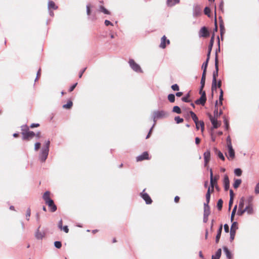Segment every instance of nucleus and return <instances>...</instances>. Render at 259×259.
<instances>
[{
    "instance_id": "nucleus-1",
    "label": "nucleus",
    "mask_w": 259,
    "mask_h": 259,
    "mask_svg": "<svg viewBox=\"0 0 259 259\" xmlns=\"http://www.w3.org/2000/svg\"><path fill=\"white\" fill-rule=\"evenodd\" d=\"M50 192L46 191L43 195L42 198L46 204L51 208L52 212H55L57 210V206L55 204L54 201L50 197Z\"/></svg>"
},
{
    "instance_id": "nucleus-2",
    "label": "nucleus",
    "mask_w": 259,
    "mask_h": 259,
    "mask_svg": "<svg viewBox=\"0 0 259 259\" xmlns=\"http://www.w3.org/2000/svg\"><path fill=\"white\" fill-rule=\"evenodd\" d=\"M167 116V112L163 110H158L154 111L153 113V120L154 121L153 127L155 126L157 119L166 117Z\"/></svg>"
},
{
    "instance_id": "nucleus-3",
    "label": "nucleus",
    "mask_w": 259,
    "mask_h": 259,
    "mask_svg": "<svg viewBox=\"0 0 259 259\" xmlns=\"http://www.w3.org/2000/svg\"><path fill=\"white\" fill-rule=\"evenodd\" d=\"M238 229V223L237 222H234L232 223V225L231 226L230 231V240L231 241H232L234 239L235 233L236 230Z\"/></svg>"
},
{
    "instance_id": "nucleus-4",
    "label": "nucleus",
    "mask_w": 259,
    "mask_h": 259,
    "mask_svg": "<svg viewBox=\"0 0 259 259\" xmlns=\"http://www.w3.org/2000/svg\"><path fill=\"white\" fill-rule=\"evenodd\" d=\"M49 151L45 149L41 148L40 152L39 154V159L41 162H45L48 158Z\"/></svg>"
},
{
    "instance_id": "nucleus-5",
    "label": "nucleus",
    "mask_w": 259,
    "mask_h": 259,
    "mask_svg": "<svg viewBox=\"0 0 259 259\" xmlns=\"http://www.w3.org/2000/svg\"><path fill=\"white\" fill-rule=\"evenodd\" d=\"M129 65L131 68L137 72H142V70L140 65L136 63L133 59H130L128 61Z\"/></svg>"
},
{
    "instance_id": "nucleus-6",
    "label": "nucleus",
    "mask_w": 259,
    "mask_h": 259,
    "mask_svg": "<svg viewBox=\"0 0 259 259\" xmlns=\"http://www.w3.org/2000/svg\"><path fill=\"white\" fill-rule=\"evenodd\" d=\"M22 139L23 140H29L35 136V134L32 131H26L22 132Z\"/></svg>"
},
{
    "instance_id": "nucleus-7",
    "label": "nucleus",
    "mask_w": 259,
    "mask_h": 259,
    "mask_svg": "<svg viewBox=\"0 0 259 259\" xmlns=\"http://www.w3.org/2000/svg\"><path fill=\"white\" fill-rule=\"evenodd\" d=\"M215 70L213 72L212 74V79H214L215 80H217V77L218 76V73H219V60H218V56L216 55V56H215Z\"/></svg>"
},
{
    "instance_id": "nucleus-8",
    "label": "nucleus",
    "mask_w": 259,
    "mask_h": 259,
    "mask_svg": "<svg viewBox=\"0 0 259 259\" xmlns=\"http://www.w3.org/2000/svg\"><path fill=\"white\" fill-rule=\"evenodd\" d=\"M145 191V189H144L143 192L140 193V196L145 200L147 204H150L152 203V200L149 195L147 193L144 192Z\"/></svg>"
},
{
    "instance_id": "nucleus-9",
    "label": "nucleus",
    "mask_w": 259,
    "mask_h": 259,
    "mask_svg": "<svg viewBox=\"0 0 259 259\" xmlns=\"http://www.w3.org/2000/svg\"><path fill=\"white\" fill-rule=\"evenodd\" d=\"M201 14V8L197 4H194L193 7V16L194 17L199 16Z\"/></svg>"
},
{
    "instance_id": "nucleus-10",
    "label": "nucleus",
    "mask_w": 259,
    "mask_h": 259,
    "mask_svg": "<svg viewBox=\"0 0 259 259\" xmlns=\"http://www.w3.org/2000/svg\"><path fill=\"white\" fill-rule=\"evenodd\" d=\"M209 35V32L208 29L205 27H202L199 31V36L200 37H206Z\"/></svg>"
},
{
    "instance_id": "nucleus-11",
    "label": "nucleus",
    "mask_w": 259,
    "mask_h": 259,
    "mask_svg": "<svg viewBox=\"0 0 259 259\" xmlns=\"http://www.w3.org/2000/svg\"><path fill=\"white\" fill-rule=\"evenodd\" d=\"M208 117L209 118L212 124V127L213 128H217L220 126V123L219 122V121L217 120V118H213L212 116L211 115V114H208Z\"/></svg>"
},
{
    "instance_id": "nucleus-12",
    "label": "nucleus",
    "mask_w": 259,
    "mask_h": 259,
    "mask_svg": "<svg viewBox=\"0 0 259 259\" xmlns=\"http://www.w3.org/2000/svg\"><path fill=\"white\" fill-rule=\"evenodd\" d=\"M149 159H150V158L149 157V154H148V152H147V151L144 152L142 154L136 157V160L138 162L144 160H148Z\"/></svg>"
},
{
    "instance_id": "nucleus-13",
    "label": "nucleus",
    "mask_w": 259,
    "mask_h": 259,
    "mask_svg": "<svg viewBox=\"0 0 259 259\" xmlns=\"http://www.w3.org/2000/svg\"><path fill=\"white\" fill-rule=\"evenodd\" d=\"M206 94L203 93V95H202V96H201L200 98L196 100L195 101V103L197 105H204L206 102Z\"/></svg>"
},
{
    "instance_id": "nucleus-14",
    "label": "nucleus",
    "mask_w": 259,
    "mask_h": 259,
    "mask_svg": "<svg viewBox=\"0 0 259 259\" xmlns=\"http://www.w3.org/2000/svg\"><path fill=\"white\" fill-rule=\"evenodd\" d=\"M223 184L225 191H228L230 188V181L229 177L227 175L224 176Z\"/></svg>"
},
{
    "instance_id": "nucleus-15",
    "label": "nucleus",
    "mask_w": 259,
    "mask_h": 259,
    "mask_svg": "<svg viewBox=\"0 0 259 259\" xmlns=\"http://www.w3.org/2000/svg\"><path fill=\"white\" fill-rule=\"evenodd\" d=\"M40 226H39L37 230L35 232V237L38 240H42L45 236L44 232H41L39 231Z\"/></svg>"
},
{
    "instance_id": "nucleus-16",
    "label": "nucleus",
    "mask_w": 259,
    "mask_h": 259,
    "mask_svg": "<svg viewBox=\"0 0 259 259\" xmlns=\"http://www.w3.org/2000/svg\"><path fill=\"white\" fill-rule=\"evenodd\" d=\"M204 166H207L208 162L210 159V150H207L204 153Z\"/></svg>"
},
{
    "instance_id": "nucleus-17",
    "label": "nucleus",
    "mask_w": 259,
    "mask_h": 259,
    "mask_svg": "<svg viewBox=\"0 0 259 259\" xmlns=\"http://www.w3.org/2000/svg\"><path fill=\"white\" fill-rule=\"evenodd\" d=\"M219 19H220V28L221 37V39L223 40V35L225 32V26H224V22H223V20L222 18L220 17L219 18Z\"/></svg>"
},
{
    "instance_id": "nucleus-18",
    "label": "nucleus",
    "mask_w": 259,
    "mask_h": 259,
    "mask_svg": "<svg viewBox=\"0 0 259 259\" xmlns=\"http://www.w3.org/2000/svg\"><path fill=\"white\" fill-rule=\"evenodd\" d=\"M169 40L166 39V37L165 35L163 36L161 39V43L159 47L161 48L164 49L166 47V44H169Z\"/></svg>"
},
{
    "instance_id": "nucleus-19",
    "label": "nucleus",
    "mask_w": 259,
    "mask_h": 259,
    "mask_svg": "<svg viewBox=\"0 0 259 259\" xmlns=\"http://www.w3.org/2000/svg\"><path fill=\"white\" fill-rule=\"evenodd\" d=\"M218 101H215V109L213 112L214 113V117L215 118H218L219 116L223 114V111L222 110H220L219 112H218Z\"/></svg>"
},
{
    "instance_id": "nucleus-20",
    "label": "nucleus",
    "mask_w": 259,
    "mask_h": 259,
    "mask_svg": "<svg viewBox=\"0 0 259 259\" xmlns=\"http://www.w3.org/2000/svg\"><path fill=\"white\" fill-rule=\"evenodd\" d=\"M229 157H228L229 159H233L235 157V151L233 148V146L227 147Z\"/></svg>"
},
{
    "instance_id": "nucleus-21",
    "label": "nucleus",
    "mask_w": 259,
    "mask_h": 259,
    "mask_svg": "<svg viewBox=\"0 0 259 259\" xmlns=\"http://www.w3.org/2000/svg\"><path fill=\"white\" fill-rule=\"evenodd\" d=\"M222 229H223V225H221L219 229L218 230V231H217V234L216 235V237H215V242L217 243H218L219 241V240L220 239V237H221V233H222Z\"/></svg>"
},
{
    "instance_id": "nucleus-22",
    "label": "nucleus",
    "mask_w": 259,
    "mask_h": 259,
    "mask_svg": "<svg viewBox=\"0 0 259 259\" xmlns=\"http://www.w3.org/2000/svg\"><path fill=\"white\" fill-rule=\"evenodd\" d=\"M214 151L215 154L219 157L221 160L224 161L225 160V158L222 153L219 150H218L217 148H214Z\"/></svg>"
},
{
    "instance_id": "nucleus-23",
    "label": "nucleus",
    "mask_w": 259,
    "mask_h": 259,
    "mask_svg": "<svg viewBox=\"0 0 259 259\" xmlns=\"http://www.w3.org/2000/svg\"><path fill=\"white\" fill-rule=\"evenodd\" d=\"M218 181V178L216 177L214 178L210 179V184L211 188V192H213L214 190V187L215 185H217Z\"/></svg>"
},
{
    "instance_id": "nucleus-24",
    "label": "nucleus",
    "mask_w": 259,
    "mask_h": 259,
    "mask_svg": "<svg viewBox=\"0 0 259 259\" xmlns=\"http://www.w3.org/2000/svg\"><path fill=\"white\" fill-rule=\"evenodd\" d=\"M210 207L209 206V204H207V203H204V213L203 215H208L210 214Z\"/></svg>"
},
{
    "instance_id": "nucleus-25",
    "label": "nucleus",
    "mask_w": 259,
    "mask_h": 259,
    "mask_svg": "<svg viewBox=\"0 0 259 259\" xmlns=\"http://www.w3.org/2000/svg\"><path fill=\"white\" fill-rule=\"evenodd\" d=\"M180 0H167L166 4L168 7H172L175 5L179 4Z\"/></svg>"
},
{
    "instance_id": "nucleus-26",
    "label": "nucleus",
    "mask_w": 259,
    "mask_h": 259,
    "mask_svg": "<svg viewBox=\"0 0 259 259\" xmlns=\"http://www.w3.org/2000/svg\"><path fill=\"white\" fill-rule=\"evenodd\" d=\"M224 251L226 255V257L228 259L232 258V254L229 249L226 246L223 247Z\"/></svg>"
},
{
    "instance_id": "nucleus-27",
    "label": "nucleus",
    "mask_w": 259,
    "mask_h": 259,
    "mask_svg": "<svg viewBox=\"0 0 259 259\" xmlns=\"http://www.w3.org/2000/svg\"><path fill=\"white\" fill-rule=\"evenodd\" d=\"M222 254V250L219 248L216 251L215 255H213L211 256V259H220Z\"/></svg>"
},
{
    "instance_id": "nucleus-28",
    "label": "nucleus",
    "mask_w": 259,
    "mask_h": 259,
    "mask_svg": "<svg viewBox=\"0 0 259 259\" xmlns=\"http://www.w3.org/2000/svg\"><path fill=\"white\" fill-rule=\"evenodd\" d=\"M246 211L247 213L249 214H252L253 212V209L252 207V204H248L246 207H245Z\"/></svg>"
},
{
    "instance_id": "nucleus-29",
    "label": "nucleus",
    "mask_w": 259,
    "mask_h": 259,
    "mask_svg": "<svg viewBox=\"0 0 259 259\" xmlns=\"http://www.w3.org/2000/svg\"><path fill=\"white\" fill-rule=\"evenodd\" d=\"M51 9L57 10L58 9V6L55 5L54 2L49 1L48 2V9L50 10Z\"/></svg>"
},
{
    "instance_id": "nucleus-30",
    "label": "nucleus",
    "mask_w": 259,
    "mask_h": 259,
    "mask_svg": "<svg viewBox=\"0 0 259 259\" xmlns=\"http://www.w3.org/2000/svg\"><path fill=\"white\" fill-rule=\"evenodd\" d=\"M205 78H206V73H202L201 79L200 81V86H201V90L203 89L204 85H205Z\"/></svg>"
},
{
    "instance_id": "nucleus-31",
    "label": "nucleus",
    "mask_w": 259,
    "mask_h": 259,
    "mask_svg": "<svg viewBox=\"0 0 259 259\" xmlns=\"http://www.w3.org/2000/svg\"><path fill=\"white\" fill-rule=\"evenodd\" d=\"M190 97V92H189L185 96L182 98V101L184 102L189 103L191 101L189 99Z\"/></svg>"
},
{
    "instance_id": "nucleus-32",
    "label": "nucleus",
    "mask_w": 259,
    "mask_h": 259,
    "mask_svg": "<svg viewBox=\"0 0 259 259\" xmlns=\"http://www.w3.org/2000/svg\"><path fill=\"white\" fill-rule=\"evenodd\" d=\"M214 33L213 32V33L212 34V35L211 37L210 40V42H209V44L208 48V50H212V48L213 43H214Z\"/></svg>"
},
{
    "instance_id": "nucleus-33",
    "label": "nucleus",
    "mask_w": 259,
    "mask_h": 259,
    "mask_svg": "<svg viewBox=\"0 0 259 259\" xmlns=\"http://www.w3.org/2000/svg\"><path fill=\"white\" fill-rule=\"evenodd\" d=\"M99 11L100 12H102V13H104L105 14H107V15L110 14V12L108 10H107L105 8H104L103 6H100L99 7Z\"/></svg>"
},
{
    "instance_id": "nucleus-34",
    "label": "nucleus",
    "mask_w": 259,
    "mask_h": 259,
    "mask_svg": "<svg viewBox=\"0 0 259 259\" xmlns=\"http://www.w3.org/2000/svg\"><path fill=\"white\" fill-rule=\"evenodd\" d=\"M189 113H190V114L191 115V116L192 119L193 120L194 122L195 123L199 122L198 118L197 116H196V115L195 114V113L194 112H193L192 111H190Z\"/></svg>"
},
{
    "instance_id": "nucleus-35",
    "label": "nucleus",
    "mask_w": 259,
    "mask_h": 259,
    "mask_svg": "<svg viewBox=\"0 0 259 259\" xmlns=\"http://www.w3.org/2000/svg\"><path fill=\"white\" fill-rule=\"evenodd\" d=\"M242 181L241 179H234V183L233 184V187L237 189L241 184Z\"/></svg>"
},
{
    "instance_id": "nucleus-36",
    "label": "nucleus",
    "mask_w": 259,
    "mask_h": 259,
    "mask_svg": "<svg viewBox=\"0 0 259 259\" xmlns=\"http://www.w3.org/2000/svg\"><path fill=\"white\" fill-rule=\"evenodd\" d=\"M208 62H209L208 60H206V61L203 63L202 67H201L202 69L203 70L202 73H206V70H207V67L208 66Z\"/></svg>"
},
{
    "instance_id": "nucleus-37",
    "label": "nucleus",
    "mask_w": 259,
    "mask_h": 259,
    "mask_svg": "<svg viewBox=\"0 0 259 259\" xmlns=\"http://www.w3.org/2000/svg\"><path fill=\"white\" fill-rule=\"evenodd\" d=\"M72 102L69 100L67 102V104L63 105V108L65 109H70L72 106Z\"/></svg>"
},
{
    "instance_id": "nucleus-38",
    "label": "nucleus",
    "mask_w": 259,
    "mask_h": 259,
    "mask_svg": "<svg viewBox=\"0 0 259 259\" xmlns=\"http://www.w3.org/2000/svg\"><path fill=\"white\" fill-rule=\"evenodd\" d=\"M237 208V205H236L234 207V208H233V209L232 210V213H231V221L232 222H233V221L234 218V216H235Z\"/></svg>"
},
{
    "instance_id": "nucleus-39",
    "label": "nucleus",
    "mask_w": 259,
    "mask_h": 259,
    "mask_svg": "<svg viewBox=\"0 0 259 259\" xmlns=\"http://www.w3.org/2000/svg\"><path fill=\"white\" fill-rule=\"evenodd\" d=\"M168 101L170 103H174L175 101V96L173 94H170L168 95L167 97Z\"/></svg>"
},
{
    "instance_id": "nucleus-40",
    "label": "nucleus",
    "mask_w": 259,
    "mask_h": 259,
    "mask_svg": "<svg viewBox=\"0 0 259 259\" xmlns=\"http://www.w3.org/2000/svg\"><path fill=\"white\" fill-rule=\"evenodd\" d=\"M50 145V140H47L45 141V145L42 146L41 148L45 149L46 150L49 151V148Z\"/></svg>"
},
{
    "instance_id": "nucleus-41",
    "label": "nucleus",
    "mask_w": 259,
    "mask_h": 259,
    "mask_svg": "<svg viewBox=\"0 0 259 259\" xmlns=\"http://www.w3.org/2000/svg\"><path fill=\"white\" fill-rule=\"evenodd\" d=\"M217 88H218L217 80H215L214 79H212V85H211L212 91L213 92V91L216 90Z\"/></svg>"
},
{
    "instance_id": "nucleus-42",
    "label": "nucleus",
    "mask_w": 259,
    "mask_h": 259,
    "mask_svg": "<svg viewBox=\"0 0 259 259\" xmlns=\"http://www.w3.org/2000/svg\"><path fill=\"white\" fill-rule=\"evenodd\" d=\"M245 199L243 197H242L239 202L238 208H243L244 205Z\"/></svg>"
},
{
    "instance_id": "nucleus-43",
    "label": "nucleus",
    "mask_w": 259,
    "mask_h": 259,
    "mask_svg": "<svg viewBox=\"0 0 259 259\" xmlns=\"http://www.w3.org/2000/svg\"><path fill=\"white\" fill-rule=\"evenodd\" d=\"M223 201L222 199H220L217 202V207L219 210H221L223 207Z\"/></svg>"
},
{
    "instance_id": "nucleus-44",
    "label": "nucleus",
    "mask_w": 259,
    "mask_h": 259,
    "mask_svg": "<svg viewBox=\"0 0 259 259\" xmlns=\"http://www.w3.org/2000/svg\"><path fill=\"white\" fill-rule=\"evenodd\" d=\"M172 112L177 113L178 114H180L181 113V109L179 106H175L173 107Z\"/></svg>"
},
{
    "instance_id": "nucleus-45",
    "label": "nucleus",
    "mask_w": 259,
    "mask_h": 259,
    "mask_svg": "<svg viewBox=\"0 0 259 259\" xmlns=\"http://www.w3.org/2000/svg\"><path fill=\"white\" fill-rule=\"evenodd\" d=\"M242 170L239 168H237L234 169V174L236 176L239 177L242 175Z\"/></svg>"
},
{
    "instance_id": "nucleus-46",
    "label": "nucleus",
    "mask_w": 259,
    "mask_h": 259,
    "mask_svg": "<svg viewBox=\"0 0 259 259\" xmlns=\"http://www.w3.org/2000/svg\"><path fill=\"white\" fill-rule=\"evenodd\" d=\"M246 212L245 208H238V211L237 212V214L239 216H241L243 215V214Z\"/></svg>"
},
{
    "instance_id": "nucleus-47",
    "label": "nucleus",
    "mask_w": 259,
    "mask_h": 259,
    "mask_svg": "<svg viewBox=\"0 0 259 259\" xmlns=\"http://www.w3.org/2000/svg\"><path fill=\"white\" fill-rule=\"evenodd\" d=\"M204 14L206 15H207L208 17H209L210 16V8L207 7H206L204 8Z\"/></svg>"
},
{
    "instance_id": "nucleus-48",
    "label": "nucleus",
    "mask_w": 259,
    "mask_h": 259,
    "mask_svg": "<svg viewBox=\"0 0 259 259\" xmlns=\"http://www.w3.org/2000/svg\"><path fill=\"white\" fill-rule=\"evenodd\" d=\"M206 202L204 203L209 204L210 199V192L206 193Z\"/></svg>"
},
{
    "instance_id": "nucleus-49",
    "label": "nucleus",
    "mask_w": 259,
    "mask_h": 259,
    "mask_svg": "<svg viewBox=\"0 0 259 259\" xmlns=\"http://www.w3.org/2000/svg\"><path fill=\"white\" fill-rule=\"evenodd\" d=\"M31 215V210L30 208H28L26 210V217L27 221L29 220V217Z\"/></svg>"
},
{
    "instance_id": "nucleus-50",
    "label": "nucleus",
    "mask_w": 259,
    "mask_h": 259,
    "mask_svg": "<svg viewBox=\"0 0 259 259\" xmlns=\"http://www.w3.org/2000/svg\"><path fill=\"white\" fill-rule=\"evenodd\" d=\"M224 122L226 130H228L229 128V123L228 120L225 117H224Z\"/></svg>"
},
{
    "instance_id": "nucleus-51",
    "label": "nucleus",
    "mask_w": 259,
    "mask_h": 259,
    "mask_svg": "<svg viewBox=\"0 0 259 259\" xmlns=\"http://www.w3.org/2000/svg\"><path fill=\"white\" fill-rule=\"evenodd\" d=\"M54 245L57 248H60L62 246V243L60 241H56L54 242Z\"/></svg>"
},
{
    "instance_id": "nucleus-52",
    "label": "nucleus",
    "mask_w": 259,
    "mask_h": 259,
    "mask_svg": "<svg viewBox=\"0 0 259 259\" xmlns=\"http://www.w3.org/2000/svg\"><path fill=\"white\" fill-rule=\"evenodd\" d=\"M175 120L177 123H180L183 121V119L181 118L180 116H176L175 118Z\"/></svg>"
},
{
    "instance_id": "nucleus-53",
    "label": "nucleus",
    "mask_w": 259,
    "mask_h": 259,
    "mask_svg": "<svg viewBox=\"0 0 259 259\" xmlns=\"http://www.w3.org/2000/svg\"><path fill=\"white\" fill-rule=\"evenodd\" d=\"M217 39H218V49L216 50L215 51V55H218V52H220V37L219 36H218L217 37Z\"/></svg>"
},
{
    "instance_id": "nucleus-54",
    "label": "nucleus",
    "mask_w": 259,
    "mask_h": 259,
    "mask_svg": "<svg viewBox=\"0 0 259 259\" xmlns=\"http://www.w3.org/2000/svg\"><path fill=\"white\" fill-rule=\"evenodd\" d=\"M21 128L22 132L28 131L29 130V128L26 124H23V125H21Z\"/></svg>"
},
{
    "instance_id": "nucleus-55",
    "label": "nucleus",
    "mask_w": 259,
    "mask_h": 259,
    "mask_svg": "<svg viewBox=\"0 0 259 259\" xmlns=\"http://www.w3.org/2000/svg\"><path fill=\"white\" fill-rule=\"evenodd\" d=\"M226 141L227 143V147L232 146L231 139L229 136L227 138Z\"/></svg>"
},
{
    "instance_id": "nucleus-56",
    "label": "nucleus",
    "mask_w": 259,
    "mask_h": 259,
    "mask_svg": "<svg viewBox=\"0 0 259 259\" xmlns=\"http://www.w3.org/2000/svg\"><path fill=\"white\" fill-rule=\"evenodd\" d=\"M172 90L178 91L179 90V87L177 84H174L171 87Z\"/></svg>"
},
{
    "instance_id": "nucleus-57",
    "label": "nucleus",
    "mask_w": 259,
    "mask_h": 259,
    "mask_svg": "<svg viewBox=\"0 0 259 259\" xmlns=\"http://www.w3.org/2000/svg\"><path fill=\"white\" fill-rule=\"evenodd\" d=\"M254 193L256 194H259V181L258 183L256 185L254 188Z\"/></svg>"
},
{
    "instance_id": "nucleus-58",
    "label": "nucleus",
    "mask_w": 259,
    "mask_h": 259,
    "mask_svg": "<svg viewBox=\"0 0 259 259\" xmlns=\"http://www.w3.org/2000/svg\"><path fill=\"white\" fill-rule=\"evenodd\" d=\"M40 143L39 142H36L35 143L34 145V150L35 151H37L39 148H40Z\"/></svg>"
},
{
    "instance_id": "nucleus-59",
    "label": "nucleus",
    "mask_w": 259,
    "mask_h": 259,
    "mask_svg": "<svg viewBox=\"0 0 259 259\" xmlns=\"http://www.w3.org/2000/svg\"><path fill=\"white\" fill-rule=\"evenodd\" d=\"M104 24L106 26H108L109 25L113 26L112 23H111L110 21L108 20H105L104 22Z\"/></svg>"
},
{
    "instance_id": "nucleus-60",
    "label": "nucleus",
    "mask_w": 259,
    "mask_h": 259,
    "mask_svg": "<svg viewBox=\"0 0 259 259\" xmlns=\"http://www.w3.org/2000/svg\"><path fill=\"white\" fill-rule=\"evenodd\" d=\"M77 83H75L73 84L72 86H71L69 89V92H71L73 91L74 90V89H75V88L76 87V86L77 85Z\"/></svg>"
},
{
    "instance_id": "nucleus-61",
    "label": "nucleus",
    "mask_w": 259,
    "mask_h": 259,
    "mask_svg": "<svg viewBox=\"0 0 259 259\" xmlns=\"http://www.w3.org/2000/svg\"><path fill=\"white\" fill-rule=\"evenodd\" d=\"M87 8V14L88 16H89L91 14V10H90V5H88L86 7Z\"/></svg>"
},
{
    "instance_id": "nucleus-62",
    "label": "nucleus",
    "mask_w": 259,
    "mask_h": 259,
    "mask_svg": "<svg viewBox=\"0 0 259 259\" xmlns=\"http://www.w3.org/2000/svg\"><path fill=\"white\" fill-rule=\"evenodd\" d=\"M224 230H225V232H226V233H228L229 231V226L226 224L224 225Z\"/></svg>"
},
{
    "instance_id": "nucleus-63",
    "label": "nucleus",
    "mask_w": 259,
    "mask_h": 259,
    "mask_svg": "<svg viewBox=\"0 0 259 259\" xmlns=\"http://www.w3.org/2000/svg\"><path fill=\"white\" fill-rule=\"evenodd\" d=\"M233 203V199L230 198L229 202V210L231 209V207H232V205Z\"/></svg>"
},
{
    "instance_id": "nucleus-64",
    "label": "nucleus",
    "mask_w": 259,
    "mask_h": 259,
    "mask_svg": "<svg viewBox=\"0 0 259 259\" xmlns=\"http://www.w3.org/2000/svg\"><path fill=\"white\" fill-rule=\"evenodd\" d=\"M223 8H224V2L223 0L221 1L220 2V5H219V8L221 11H223Z\"/></svg>"
}]
</instances>
